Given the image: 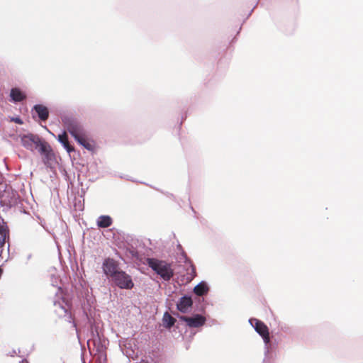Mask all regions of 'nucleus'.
<instances>
[{
    "instance_id": "1a4fd4ad",
    "label": "nucleus",
    "mask_w": 363,
    "mask_h": 363,
    "mask_svg": "<svg viewBox=\"0 0 363 363\" xmlns=\"http://www.w3.org/2000/svg\"><path fill=\"white\" fill-rule=\"evenodd\" d=\"M74 139L86 149L91 150L94 148V145L89 140L85 131L78 134L74 137Z\"/></svg>"
},
{
    "instance_id": "423d86ee",
    "label": "nucleus",
    "mask_w": 363,
    "mask_h": 363,
    "mask_svg": "<svg viewBox=\"0 0 363 363\" xmlns=\"http://www.w3.org/2000/svg\"><path fill=\"white\" fill-rule=\"evenodd\" d=\"M250 323L254 326L256 332L262 336L264 342L268 344L270 341L268 327L262 321L256 318L251 319Z\"/></svg>"
},
{
    "instance_id": "f3484780",
    "label": "nucleus",
    "mask_w": 363,
    "mask_h": 363,
    "mask_svg": "<svg viewBox=\"0 0 363 363\" xmlns=\"http://www.w3.org/2000/svg\"><path fill=\"white\" fill-rule=\"evenodd\" d=\"M176 322L174 318H173L171 315H169L167 312H166L163 317V323L164 325L167 328H172Z\"/></svg>"
},
{
    "instance_id": "6e6552de",
    "label": "nucleus",
    "mask_w": 363,
    "mask_h": 363,
    "mask_svg": "<svg viewBox=\"0 0 363 363\" xmlns=\"http://www.w3.org/2000/svg\"><path fill=\"white\" fill-rule=\"evenodd\" d=\"M22 145L28 150L33 151L38 146L40 138L38 135L29 134L21 137Z\"/></svg>"
},
{
    "instance_id": "4468645a",
    "label": "nucleus",
    "mask_w": 363,
    "mask_h": 363,
    "mask_svg": "<svg viewBox=\"0 0 363 363\" xmlns=\"http://www.w3.org/2000/svg\"><path fill=\"white\" fill-rule=\"evenodd\" d=\"M9 238V228L6 225H0V249L4 245L6 239Z\"/></svg>"
},
{
    "instance_id": "39448f33",
    "label": "nucleus",
    "mask_w": 363,
    "mask_h": 363,
    "mask_svg": "<svg viewBox=\"0 0 363 363\" xmlns=\"http://www.w3.org/2000/svg\"><path fill=\"white\" fill-rule=\"evenodd\" d=\"M62 121L67 130L74 138L84 131L80 123L74 118H65Z\"/></svg>"
},
{
    "instance_id": "412c9836",
    "label": "nucleus",
    "mask_w": 363,
    "mask_h": 363,
    "mask_svg": "<svg viewBox=\"0 0 363 363\" xmlns=\"http://www.w3.org/2000/svg\"><path fill=\"white\" fill-rule=\"evenodd\" d=\"M3 274V269L0 267V277L2 276Z\"/></svg>"
},
{
    "instance_id": "9d476101",
    "label": "nucleus",
    "mask_w": 363,
    "mask_h": 363,
    "mask_svg": "<svg viewBox=\"0 0 363 363\" xmlns=\"http://www.w3.org/2000/svg\"><path fill=\"white\" fill-rule=\"evenodd\" d=\"M192 300L190 297L184 296L181 298L177 303V309L182 313H186L189 308L192 306Z\"/></svg>"
},
{
    "instance_id": "f257e3e1",
    "label": "nucleus",
    "mask_w": 363,
    "mask_h": 363,
    "mask_svg": "<svg viewBox=\"0 0 363 363\" xmlns=\"http://www.w3.org/2000/svg\"><path fill=\"white\" fill-rule=\"evenodd\" d=\"M147 264L164 281L170 280L174 276V270L172 268L171 264L165 261L155 258H148L147 259Z\"/></svg>"
},
{
    "instance_id": "20e7f679",
    "label": "nucleus",
    "mask_w": 363,
    "mask_h": 363,
    "mask_svg": "<svg viewBox=\"0 0 363 363\" xmlns=\"http://www.w3.org/2000/svg\"><path fill=\"white\" fill-rule=\"evenodd\" d=\"M102 267L104 274L111 279L121 270L118 262L112 258L105 259Z\"/></svg>"
},
{
    "instance_id": "2eb2a0df",
    "label": "nucleus",
    "mask_w": 363,
    "mask_h": 363,
    "mask_svg": "<svg viewBox=\"0 0 363 363\" xmlns=\"http://www.w3.org/2000/svg\"><path fill=\"white\" fill-rule=\"evenodd\" d=\"M112 224V220L108 216H101L99 218L97 225L99 228H108Z\"/></svg>"
},
{
    "instance_id": "a211bd4d",
    "label": "nucleus",
    "mask_w": 363,
    "mask_h": 363,
    "mask_svg": "<svg viewBox=\"0 0 363 363\" xmlns=\"http://www.w3.org/2000/svg\"><path fill=\"white\" fill-rule=\"evenodd\" d=\"M40 147V152L41 153H48L49 152V146L47 145L45 143L41 142L40 140V143H38V146Z\"/></svg>"
},
{
    "instance_id": "6ab92c4d",
    "label": "nucleus",
    "mask_w": 363,
    "mask_h": 363,
    "mask_svg": "<svg viewBox=\"0 0 363 363\" xmlns=\"http://www.w3.org/2000/svg\"><path fill=\"white\" fill-rule=\"evenodd\" d=\"M11 121L18 124H23V121L19 117L12 118Z\"/></svg>"
},
{
    "instance_id": "f03ea898",
    "label": "nucleus",
    "mask_w": 363,
    "mask_h": 363,
    "mask_svg": "<svg viewBox=\"0 0 363 363\" xmlns=\"http://www.w3.org/2000/svg\"><path fill=\"white\" fill-rule=\"evenodd\" d=\"M91 352H94V358L96 363H104L107 361L106 354L103 345L99 342V339L89 340L87 342Z\"/></svg>"
},
{
    "instance_id": "9b49d317",
    "label": "nucleus",
    "mask_w": 363,
    "mask_h": 363,
    "mask_svg": "<svg viewBox=\"0 0 363 363\" xmlns=\"http://www.w3.org/2000/svg\"><path fill=\"white\" fill-rule=\"evenodd\" d=\"M33 109L41 121H45L48 118L49 111L46 106L41 104H38L34 106Z\"/></svg>"
},
{
    "instance_id": "dca6fc26",
    "label": "nucleus",
    "mask_w": 363,
    "mask_h": 363,
    "mask_svg": "<svg viewBox=\"0 0 363 363\" xmlns=\"http://www.w3.org/2000/svg\"><path fill=\"white\" fill-rule=\"evenodd\" d=\"M208 291V287L204 282H201L198 285H196L194 289V292L197 296H203L204 294H207Z\"/></svg>"
},
{
    "instance_id": "0eeeda50",
    "label": "nucleus",
    "mask_w": 363,
    "mask_h": 363,
    "mask_svg": "<svg viewBox=\"0 0 363 363\" xmlns=\"http://www.w3.org/2000/svg\"><path fill=\"white\" fill-rule=\"evenodd\" d=\"M179 319L184 321L189 328H199L205 324L206 318L201 315L196 314L193 317L182 315Z\"/></svg>"
},
{
    "instance_id": "ddd939ff",
    "label": "nucleus",
    "mask_w": 363,
    "mask_h": 363,
    "mask_svg": "<svg viewBox=\"0 0 363 363\" xmlns=\"http://www.w3.org/2000/svg\"><path fill=\"white\" fill-rule=\"evenodd\" d=\"M58 140L62 144L68 152L74 151V147L69 143L68 137L65 132L58 135Z\"/></svg>"
},
{
    "instance_id": "f8f14e48",
    "label": "nucleus",
    "mask_w": 363,
    "mask_h": 363,
    "mask_svg": "<svg viewBox=\"0 0 363 363\" xmlns=\"http://www.w3.org/2000/svg\"><path fill=\"white\" fill-rule=\"evenodd\" d=\"M10 96L15 102H20L26 98V94L18 88H13L11 90Z\"/></svg>"
},
{
    "instance_id": "aec40b11",
    "label": "nucleus",
    "mask_w": 363,
    "mask_h": 363,
    "mask_svg": "<svg viewBox=\"0 0 363 363\" xmlns=\"http://www.w3.org/2000/svg\"><path fill=\"white\" fill-rule=\"evenodd\" d=\"M3 180H4V178L1 175V174L0 173V184L3 182Z\"/></svg>"
},
{
    "instance_id": "7ed1b4c3",
    "label": "nucleus",
    "mask_w": 363,
    "mask_h": 363,
    "mask_svg": "<svg viewBox=\"0 0 363 363\" xmlns=\"http://www.w3.org/2000/svg\"><path fill=\"white\" fill-rule=\"evenodd\" d=\"M120 289H131L134 284L131 277L121 269L111 279Z\"/></svg>"
}]
</instances>
